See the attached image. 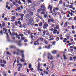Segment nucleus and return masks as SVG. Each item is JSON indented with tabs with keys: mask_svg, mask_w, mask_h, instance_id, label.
Here are the masks:
<instances>
[{
	"mask_svg": "<svg viewBox=\"0 0 76 76\" xmlns=\"http://www.w3.org/2000/svg\"><path fill=\"white\" fill-rule=\"evenodd\" d=\"M31 6L33 7H35V6H36V5L35 4H31Z\"/></svg>",
	"mask_w": 76,
	"mask_h": 76,
	"instance_id": "33",
	"label": "nucleus"
},
{
	"mask_svg": "<svg viewBox=\"0 0 76 76\" xmlns=\"http://www.w3.org/2000/svg\"><path fill=\"white\" fill-rule=\"evenodd\" d=\"M48 59H50V60H53V58H54V57H53V56L51 54V53H48Z\"/></svg>",
	"mask_w": 76,
	"mask_h": 76,
	"instance_id": "6",
	"label": "nucleus"
},
{
	"mask_svg": "<svg viewBox=\"0 0 76 76\" xmlns=\"http://www.w3.org/2000/svg\"><path fill=\"white\" fill-rule=\"evenodd\" d=\"M66 41H67V39H66V38H64V40L63 41V42H65Z\"/></svg>",
	"mask_w": 76,
	"mask_h": 76,
	"instance_id": "40",
	"label": "nucleus"
},
{
	"mask_svg": "<svg viewBox=\"0 0 76 76\" xmlns=\"http://www.w3.org/2000/svg\"><path fill=\"white\" fill-rule=\"evenodd\" d=\"M72 29H73V30H74L75 29V26L73 25L72 26Z\"/></svg>",
	"mask_w": 76,
	"mask_h": 76,
	"instance_id": "39",
	"label": "nucleus"
},
{
	"mask_svg": "<svg viewBox=\"0 0 76 76\" xmlns=\"http://www.w3.org/2000/svg\"><path fill=\"white\" fill-rule=\"evenodd\" d=\"M49 19H48V22L49 24V23H51V22H52V23H54V22H55V20L54 19V18H53V17H51V15H49L48 16Z\"/></svg>",
	"mask_w": 76,
	"mask_h": 76,
	"instance_id": "3",
	"label": "nucleus"
},
{
	"mask_svg": "<svg viewBox=\"0 0 76 76\" xmlns=\"http://www.w3.org/2000/svg\"><path fill=\"white\" fill-rule=\"evenodd\" d=\"M72 58H73V59H74V61H76V56Z\"/></svg>",
	"mask_w": 76,
	"mask_h": 76,
	"instance_id": "56",
	"label": "nucleus"
},
{
	"mask_svg": "<svg viewBox=\"0 0 76 76\" xmlns=\"http://www.w3.org/2000/svg\"><path fill=\"white\" fill-rule=\"evenodd\" d=\"M59 4H63V1L61 0H60V1H59Z\"/></svg>",
	"mask_w": 76,
	"mask_h": 76,
	"instance_id": "24",
	"label": "nucleus"
},
{
	"mask_svg": "<svg viewBox=\"0 0 76 76\" xmlns=\"http://www.w3.org/2000/svg\"><path fill=\"white\" fill-rule=\"evenodd\" d=\"M0 66L2 67H4L5 65L4 64H1Z\"/></svg>",
	"mask_w": 76,
	"mask_h": 76,
	"instance_id": "37",
	"label": "nucleus"
},
{
	"mask_svg": "<svg viewBox=\"0 0 76 76\" xmlns=\"http://www.w3.org/2000/svg\"><path fill=\"white\" fill-rule=\"evenodd\" d=\"M29 68H31V67H32V65L31 64H30L29 65Z\"/></svg>",
	"mask_w": 76,
	"mask_h": 76,
	"instance_id": "43",
	"label": "nucleus"
},
{
	"mask_svg": "<svg viewBox=\"0 0 76 76\" xmlns=\"http://www.w3.org/2000/svg\"><path fill=\"white\" fill-rule=\"evenodd\" d=\"M69 8H70V9H71V8H73V7L72 5H69Z\"/></svg>",
	"mask_w": 76,
	"mask_h": 76,
	"instance_id": "41",
	"label": "nucleus"
},
{
	"mask_svg": "<svg viewBox=\"0 0 76 76\" xmlns=\"http://www.w3.org/2000/svg\"><path fill=\"white\" fill-rule=\"evenodd\" d=\"M38 41H39L37 39V41L34 42V45L35 46L39 45V43L38 42Z\"/></svg>",
	"mask_w": 76,
	"mask_h": 76,
	"instance_id": "9",
	"label": "nucleus"
},
{
	"mask_svg": "<svg viewBox=\"0 0 76 76\" xmlns=\"http://www.w3.org/2000/svg\"><path fill=\"white\" fill-rule=\"evenodd\" d=\"M29 14L31 15V16H33V15H34V13L32 12H29Z\"/></svg>",
	"mask_w": 76,
	"mask_h": 76,
	"instance_id": "30",
	"label": "nucleus"
},
{
	"mask_svg": "<svg viewBox=\"0 0 76 76\" xmlns=\"http://www.w3.org/2000/svg\"><path fill=\"white\" fill-rule=\"evenodd\" d=\"M50 47H51V45H49L48 46L47 45H45V48L48 49H50Z\"/></svg>",
	"mask_w": 76,
	"mask_h": 76,
	"instance_id": "14",
	"label": "nucleus"
},
{
	"mask_svg": "<svg viewBox=\"0 0 76 76\" xmlns=\"http://www.w3.org/2000/svg\"><path fill=\"white\" fill-rule=\"evenodd\" d=\"M45 42V44H48V41L47 40H44Z\"/></svg>",
	"mask_w": 76,
	"mask_h": 76,
	"instance_id": "36",
	"label": "nucleus"
},
{
	"mask_svg": "<svg viewBox=\"0 0 76 76\" xmlns=\"http://www.w3.org/2000/svg\"><path fill=\"white\" fill-rule=\"evenodd\" d=\"M55 26H56V25H55L54 24H53L51 27H52L53 28H54Z\"/></svg>",
	"mask_w": 76,
	"mask_h": 76,
	"instance_id": "59",
	"label": "nucleus"
},
{
	"mask_svg": "<svg viewBox=\"0 0 76 76\" xmlns=\"http://www.w3.org/2000/svg\"><path fill=\"white\" fill-rule=\"evenodd\" d=\"M38 67L37 68V69L39 70H40V71H41V72H42L43 70L42 69H39V68H40V67L41 66V64L39 63V62H38Z\"/></svg>",
	"mask_w": 76,
	"mask_h": 76,
	"instance_id": "10",
	"label": "nucleus"
},
{
	"mask_svg": "<svg viewBox=\"0 0 76 76\" xmlns=\"http://www.w3.org/2000/svg\"><path fill=\"white\" fill-rule=\"evenodd\" d=\"M61 14L60 12H58L57 13L56 12H55V16H60Z\"/></svg>",
	"mask_w": 76,
	"mask_h": 76,
	"instance_id": "13",
	"label": "nucleus"
},
{
	"mask_svg": "<svg viewBox=\"0 0 76 76\" xmlns=\"http://www.w3.org/2000/svg\"><path fill=\"white\" fill-rule=\"evenodd\" d=\"M50 38H54V37H53V34H51L50 37H49Z\"/></svg>",
	"mask_w": 76,
	"mask_h": 76,
	"instance_id": "54",
	"label": "nucleus"
},
{
	"mask_svg": "<svg viewBox=\"0 0 76 76\" xmlns=\"http://www.w3.org/2000/svg\"><path fill=\"white\" fill-rule=\"evenodd\" d=\"M59 18L60 19H62V16H61V14L59 16Z\"/></svg>",
	"mask_w": 76,
	"mask_h": 76,
	"instance_id": "45",
	"label": "nucleus"
},
{
	"mask_svg": "<svg viewBox=\"0 0 76 76\" xmlns=\"http://www.w3.org/2000/svg\"><path fill=\"white\" fill-rule=\"evenodd\" d=\"M19 16H20V20H22L23 19V16H24V15L23 14H19Z\"/></svg>",
	"mask_w": 76,
	"mask_h": 76,
	"instance_id": "12",
	"label": "nucleus"
},
{
	"mask_svg": "<svg viewBox=\"0 0 76 76\" xmlns=\"http://www.w3.org/2000/svg\"><path fill=\"white\" fill-rule=\"evenodd\" d=\"M19 36H20L21 37H23L24 35L23 34H19Z\"/></svg>",
	"mask_w": 76,
	"mask_h": 76,
	"instance_id": "57",
	"label": "nucleus"
},
{
	"mask_svg": "<svg viewBox=\"0 0 76 76\" xmlns=\"http://www.w3.org/2000/svg\"><path fill=\"white\" fill-rule=\"evenodd\" d=\"M59 37H57L56 38V40L57 41H58L59 39Z\"/></svg>",
	"mask_w": 76,
	"mask_h": 76,
	"instance_id": "32",
	"label": "nucleus"
},
{
	"mask_svg": "<svg viewBox=\"0 0 76 76\" xmlns=\"http://www.w3.org/2000/svg\"><path fill=\"white\" fill-rule=\"evenodd\" d=\"M69 61H72V57H69Z\"/></svg>",
	"mask_w": 76,
	"mask_h": 76,
	"instance_id": "44",
	"label": "nucleus"
},
{
	"mask_svg": "<svg viewBox=\"0 0 76 76\" xmlns=\"http://www.w3.org/2000/svg\"><path fill=\"white\" fill-rule=\"evenodd\" d=\"M24 42H28V40L27 39H25L24 40Z\"/></svg>",
	"mask_w": 76,
	"mask_h": 76,
	"instance_id": "62",
	"label": "nucleus"
},
{
	"mask_svg": "<svg viewBox=\"0 0 76 76\" xmlns=\"http://www.w3.org/2000/svg\"><path fill=\"white\" fill-rule=\"evenodd\" d=\"M42 49V48L40 46H39V48H38V50H41Z\"/></svg>",
	"mask_w": 76,
	"mask_h": 76,
	"instance_id": "47",
	"label": "nucleus"
},
{
	"mask_svg": "<svg viewBox=\"0 0 76 76\" xmlns=\"http://www.w3.org/2000/svg\"><path fill=\"white\" fill-rule=\"evenodd\" d=\"M12 19H16V17L15 16H12Z\"/></svg>",
	"mask_w": 76,
	"mask_h": 76,
	"instance_id": "49",
	"label": "nucleus"
},
{
	"mask_svg": "<svg viewBox=\"0 0 76 76\" xmlns=\"http://www.w3.org/2000/svg\"><path fill=\"white\" fill-rule=\"evenodd\" d=\"M28 34H31V31L30 30H28Z\"/></svg>",
	"mask_w": 76,
	"mask_h": 76,
	"instance_id": "58",
	"label": "nucleus"
},
{
	"mask_svg": "<svg viewBox=\"0 0 76 76\" xmlns=\"http://www.w3.org/2000/svg\"><path fill=\"white\" fill-rule=\"evenodd\" d=\"M44 16L45 18H47V17H48V15L47 14H45L44 15Z\"/></svg>",
	"mask_w": 76,
	"mask_h": 76,
	"instance_id": "34",
	"label": "nucleus"
},
{
	"mask_svg": "<svg viewBox=\"0 0 76 76\" xmlns=\"http://www.w3.org/2000/svg\"><path fill=\"white\" fill-rule=\"evenodd\" d=\"M10 48L11 49L14 48V49H16V47L15 45L11 46L10 47Z\"/></svg>",
	"mask_w": 76,
	"mask_h": 76,
	"instance_id": "15",
	"label": "nucleus"
},
{
	"mask_svg": "<svg viewBox=\"0 0 76 76\" xmlns=\"http://www.w3.org/2000/svg\"><path fill=\"white\" fill-rule=\"evenodd\" d=\"M20 61L21 62H24V59H20Z\"/></svg>",
	"mask_w": 76,
	"mask_h": 76,
	"instance_id": "52",
	"label": "nucleus"
},
{
	"mask_svg": "<svg viewBox=\"0 0 76 76\" xmlns=\"http://www.w3.org/2000/svg\"><path fill=\"white\" fill-rule=\"evenodd\" d=\"M59 29V26L57 25L56 26L54 27V28H50V30L51 31H53V34H56V32H57L58 31L57 29Z\"/></svg>",
	"mask_w": 76,
	"mask_h": 76,
	"instance_id": "2",
	"label": "nucleus"
},
{
	"mask_svg": "<svg viewBox=\"0 0 76 76\" xmlns=\"http://www.w3.org/2000/svg\"><path fill=\"white\" fill-rule=\"evenodd\" d=\"M26 22H27V25H31V26H33L34 25V22L33 21L34 19L32 18V17L29 14H27L26 15Z\"/></svg>",
	"mask_w": 76,
	"mask_h": 76,
	"instance_id": "1",
	"label": "nucleus"
},
{
	"mask_svg": "<svg viewBox=\"0 0 76 76\" xmlns=\"http://www.w3.org/2000/svg\"><path fill=\"white\" fill-rule=\"evenodd\" d=\"M68 24H69V22H65L64 24V27H66V26L68 25Z\"/></svg>",
	"mask_w": 76,
	"mask_h": 76,
	"instance_id": "16",
	"label": "nucleus"
},
{
	"mask_svg": "<svg viewBox=\"0 0 76 76\" xmlns=\"http://www.w3.org/2000/svg\"><path fill=\"white\" fill-rule=\"evenodd\" d=\"M6 7L7 8L8 10H10V9H11L10 7H9V5H7L6 6Z\"/></svg>",
	"mask_w": 76,
	"mask_h": 76,
	"instance_id": "23",
	"label": "nucleus"
},
{
	"mask_svg": "<svg viewBox=\"0 0 76 76\" xmlns=\"http://www.w3.org/2000/svg\"><path fill=\"white\" fill-rule=\"evenodd\" d=\"M16 50L18 52L16 53V54L17 55L19 54V52H20V53H24L23 50H21L19 49H16Z\"/></svg>",
	"mask_w": 76,
	"mask_h": 76,
	"instance_id": "7",
	"label": "nucleus"
},
{
	"mask_svg": "<svg viewBox=\"0 0 76 76\" xmlns=\"http://www.w3.org/2000/svg\"><path fill=\"white\" fill-rule=\"evenodd\" d=\"M63 5L64 7H65V6H66V3L64 2L63 4Z\"/></svg>",
	"mask_w": 76,
	"mask_h": 76,
	"instance_id": "63",
	"label": "nucleus"
},
{
	"mask_svg": "<svg viewBox=\"0 0 76 76\" xmlns=\"http://www.w3.org/2000/svg\"><path fill=\"white\" fill-rule=\"evenodd\" d=\"M42 23L43 24H44L43 26V29H47V28L48 27V24L47 22H45V21H44V20H43Z\"/></svg>",
	"mask_w": 76,
	"mask_h": 76,
	"instance_id": "5",
	"label": "nucleus"
},
{
	"mask_svg": "<svg viewBox=\"0 0 76 76\" xmlns=\"http://www.w3.org/2000/svg\"><path fill=\"white\" fill-rule=\"evenodd\" d=\"M18 74V72H15V73L14 74V76H15L16 75H17Z\"/></svg>",
	"mask_w": 76,
	"mask_h": 76,
	"instance_id": "48",
	"label": "nucleus"
},
{
	"mask_svg": "<svg viewBox=\"0 0 76 76\" xmlns=\"http://www.w3.org/2000/svg\"><path fill=\"white\" fill-rule=\"evenodd\" d=\"M21 2H20V0H19V1H18V4H21Z\"/></svg>",
	"mask_w": 76,
	"mask_h": 76,
	"instance_id": "55",
	"label": "nucleus"
},
{
	"mask_svg": "<svg viewBox=\"0 0 76 76\" xmlns=\"http://www.w3.org/2000/svg\"><path fill=\"white\" fill-rule=\"evenodd\" d=\"M0 34H2V35H3V33L2 30L0 31Z\"/></svg>",
	"mask_w": 76,
	"mask_h": 76,
	"instance_id": "50",
	"label": "nucleus"
},
{
	"mask_svg": "<svg viewBox=\"0 0 76 76\" xmlns=\"http://www.w3.org/2000/svg\"><path fill=\"white\" fill-rule=\"evenodd\" d=\"M68 13H69V14H70V15H71V16H73V13H72V12H70V11H68Z\"/></svg>",
	"mask_w": 76,
	"mask_h": 76,
	"instance_id": "29",
	"label": "nucleus"
},
{
	"mask_svg": "<svg viewBox=\"0 0 76 76\" xmlns=\"http://www.w3.org/2000/svg\"><path fill=\"white\" fill-rule=\"evenodd\" d=\"M63 57L64 58V60H67V58L66 57V56L65 55H63Z\"/></svg>",
	"mask_w": 76,
	"mask_h": 76,
	"instance_id": "38",
	"label": "nucleus"
},
{
	"mask_svg": "<svg viewBox=\"0 0 76 76\" xmlns=\"http://www.w3.org/2000/svg\"><path fill=\"white\" fill-rule=\"evenodd\" d=\"M22 58H25V56H24V54H23L22 55Z\"/></svg>",
	"mask_w": 76,
	"mask_h": 76,
	"instance_id": "60",
	"label": "nucleus"
},
{
	"mask_svg": "<svg viewBox=\"0 0 76 76\" xmlns=\"http://www.w3.org/2000/svg\"><path fill=\"white\" fill-rule=\"evenodd\" d=\"M41 8H42V12H44L45 11V9H46V7H45V5L42 4L41 5Z\"/></svg>",
	"mask_w": 76,
	"mask_h": 76,
	"instance_id": "8",
	"label": "nucleus"
},
{
	"mask_svg": "<svg viewBox=\"0 0 76 76\" xmlns=\"http://www.w3.org/2000/svg\"><path fill=\"white\" fill-rule=\"evenodd\" d=\"M18 23L17 22H15V25H18Z\"/></svg>",
	"mask_w": 76,
	"mask_h": 76,
	"instance_id": "64",
	"label": "nucleus"
},
{
	"mask_svg": "<svg viewBox=\"0 0 76 76\" xmlns=\"http://www.w3.org/2000/svg\"><path fill=\"white\" fill-rule=\"evenodd\" d=\"M53 8V7L52 6H51V5H49L48 9H50V13H53V10H52V9Z\"/></svg>",
	"mask_w": 76,
	"mask_h": 76,
	"instance_id": "11",
	"label": "nucleus"
},
{
	"mask_svg": "<svg viewBox=\"0 0 76 76\" xmlns=\"http://www.w3.org/2000/svg\"><path fill=\"white\" fill-rule=\"evenodd\" d=\"M16 36V37L17 38H18V39H20V36H19V35H18V33H17V35H15Z\"/></svg>",
	"mask_w": 76,
	"mask_h": 76,
	"instance_id": "20",
	"label": "nucleus"
},
{
	"mask_svg": "<svg viewBox=\"0 0 76 76\" xmlns=\"http://www.w3.org/2000/svg\"><path fill=\"white\" fill-rule=\"evenodd\" d=\"M17 9H18V10H20V7H18L17 8Z\"/></svg>",
	"mask_w": 76,
	"mask_h": 76,
	"instance_id": "61",
	"label": "nucleus"
},
{
	"mask_svg": "<svg viewBox=\"0 0 76 76\" xmlns=\"http://www.w3.org/2000/svg\"><path fill=\"white\" fill-rule=\"evenodd\" d=\"M3 31H4V32L5 31V32H4V34L7 35V38L8 41H10V39H9V34H8V33H7V29L4 28H3Z\"/></svg>",
	"mask_w": 76,
	"mask_h": 76,
	"instance_id": "4",
	"label": "nucleus"
},
{
	"mask_svg": "<svg viewBox=\"0 0 76 76\" xmlns=\"http://www.w3.org/2000/svg\"><path fill=\"white\" fill-rule=\"evenodd\" d=\"M41 12H42V9L41 8L40 9L37 10L38 13H40Z\"/></svg>",
	"mask_w": 76,
	"mask_h": 76,
	"instance_id": "19",
	"label": "nucleus"
},
{
	"mask_svg": "<svg viewBox=\"0 0 76 76\" xmlns=\"http://www.w3.org/2000/svg\"><path fill=\"white\" fill-rule=\"evenodd\" d=\"M39 41H40L39 40H41L42 42H43L44 41V39H43V38L42 37H41L40 38H39L38 39H37Z\"/></svg>",
	"mask_w": 76,
	"mask_h": 76,
	"instance_id": "17",
	"label": "nucleus"
},
{
	"mask_svg": "<svg viewBox=\"0 0 76 76\" xmlns=\"http://www.w3.org/2000/svg\"><path fill=\"white\" fill-rule=\"evenodd\" d=\"M17 33H15V32H13L12 33V35H11L12 37H14L15 35H17Z\"/></svg>",
	"mask_w": 76,
	"mask_h": 76,
	"instance_id": "18",
	"label": "nucleus"
},
{
	"mask_svg": "<svg viewBox=\"0 0 76 76\" xmlns=\"http://www.w3.org/2000/svg\"><path fill=\"white\" fill-rule=\"evenodd\" d=\"M44 73H45L46 75H48V72L46 71H44Z\"/></svg>",
	"mask_w": 76,
	"mask_h": 76,
	"instance_id": "27",
	"label": "nucleus"
},
{
	"mask_svg": "<svg viewBox=\"0 0 76 76\" xmlns=\"http://www.w3.org/2000/svg\"><path fill=\"white\" fill-rule=\"evenodd\" d=\"M43 32L44 35H45V33H46V31H45V30L43 31Z\"/></svg>",
	"mask_w": 76,
	"mask_h": 76,
	"instance_id": "53",
	"label": "nucleus"
},
{
	"mask_svg": "<svg viewBox=\"0 0 76 76\" xmlns=\"http://www.w3.org/2000/svg\"><path fill=\"white\" fill-rule=\"evenodd\" d=\"M28 3H32V1H31V0H28Z\"/></svg>",
	"mask_w": 76,
	"mask_h": 76,
	"instance_id": "35",
	"label": "nucleus"
},
{
	"mask_svg": "<svg viewBox=\"0 0 76 76\" xmlns=\"http://www.w3.org/2000/svg\"><path fill=\"white\" fill-rule=\"evenodd\" d=\"M25 39V37H21V41H24Z\"/></svg>",
	"mask_w": 76,
	"mask_h": 76,
	"instance_id": "28",
	"label": "nucleus"
},
{
	"mask_svg": "<svg viewBox=\"0 0 76 76\" xmlns=\"http://www.w3.org/2000/svg\"><path fill=\"white\" fill-rule=\"evenodd\" d=\"M39 26L40 27H41L42 26V23L41 22L40 23H39Z\"/></svg>",
	"mask_w": 76,
	"mask_h": 76,
	"instance_id": "22",
	"label": "nucleus"
},
{
	"mask_svg": "<svg viewBox=\"0 0 76 76\" xmlns=\"http://www.w3.org/2000/svg\"><path fill=\"white\" fill-rule=\"evenodd\" d=\"M57 50H53L52 51V53L53 54H56V53H57Z\"/></svg>",
	"mask_w": 76,
	"mask_h": 76,
	"instance_id": "21",
	"label": "nucleus"
},
{
	"mask_svg": "<svg viewBox=\"0 0 76 76\" xmlns=\"http://www.w3.org/2000/svg\"><path fill=\"white\" fill-rule=\"evenodd\" d=\"M22 26H23V28H25L26 27V24L25 23H23Z\"/></svg>",
	"mask_w": 76,
	"mask_h": 76,
	"instance_id": "26",
	"label": "nucleus"
},
{
	"mask_svg": "<svg viewBox=\"0 0 76 76\" xmlns=\"http://www.w3.org/2000/svg\"><path fill=\"white\" fill-rule=\"evenodd\" d=\"M2 26L3 28L5 26V23L4 22L2 23Z\"/></svg>",
	"mask_w": 76,
	"mask_h": 76,
	"instance_id": "31",
	"label": "nucleus"
},
{
	"mask_svg": "<svg viewBox=\"0 0 76 76\" xmlns=\"http://www.w3.org/2000/svg\"><path fill=\"white\" fill-rule=\"evenodd\" d=\"M7 55H11V53H10L9 52H7Z\"/></svg>",
	"mask_w": 76,
	"mask_h": 76,
	"instance_id": "42",
	"label": "nucleus"
},
{
	"mask_svg": "<svg viewBox=\"0 0 76 76\" xmlns=\"http://www.w3.org/2000/svg\"><path fill=\"white\" fill-rule=\"evenodd\" d=\"M35 10V8L33 7H31V11H34Z\"/></svg>",
	"mask_w": 76,
	"mask_h": 76,
	"instance_id": "25",
	"label": "nucleus"
},
{
	"mask_svg": "<svg viewBox=\"0 0 76 76\" xmlns=\"http://www.w3.org/2000/svg\"><path fill=\"white\" fill-rule=\"evenodd\" d=\"M56 42H52V45H55L56 44Z\"/></svg>",
	"mask_w": 76,
	"mask_h": 76,
	"instance_id": "51",
	"label": "nucleus"
},
{
	"mask_svg": "<svg viewBox=\"0 0 76 76\" xmlns=\"http://www.w3.org/2000/svg\"><path fill=\"white\" fill-rule=\"evenodd\" d=\"M18 23L20 25H21V22H20V21H19L18 22Z\"/></svg>",
	"mask_w": 76,
	"mask_h": 76,
	"instance_id": "46",
	"label": "nucleus"
}]
</instances>
